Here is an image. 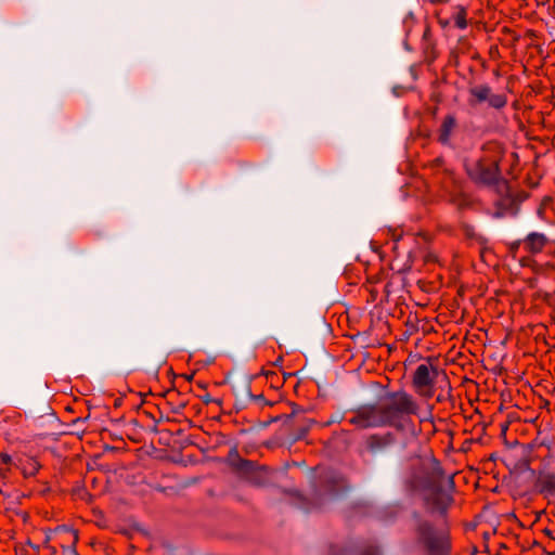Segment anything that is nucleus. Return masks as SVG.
<instances>
[{
    "label": "nucleus",
    "instance_id": "11",
    "mask_svg": "<svg viewBox=\"0 0 555 555\" xmlns=\"http://www.w3.org/2000/svg\"><path fill=\"white\" fill-rule=\"evenodd\" d=\"M456 127V119L453 115H448L443 118L440 131L439 141L443 144L449 143L451 135Z\"/></svg>",
    "mask_w": 555,
    "mask_h": 555
},
{
    "label": "nucleus",
    "instance_id": "18",
    "mask_svg": "<svg viewBox=\"0 0 555 555\" xmlns=\"http://www.w3.org/2000/svg\"><path fill=\"white\" fill-rule=\"evenodd\" d=\"M450 0H431V3H446V2H449Z\"/></svg>",
    "mask_w": 555,
    "mask_h": 555
},
{
    "label": "nucleus",
    "instance_id": "2",
    "mask_svg": "<svg viewBox=\"0 0 555 555\" xmlns=\"http://www.w3.org/2000/svg\"><path fill=\"white\" fill-rule=\"evenodd\" d=\"M387 426L403 429L410 416L418 415L416 399L405 390L388 392L380 402Z\"/></svg>",
    "mask_w": 555,
    "mask_h": 555
},
{
    "label": "nucleus",
    "instance_id": "8",
    "mask_svg": "<svg viewBox=\"0 0 555 555\" xmlns=\"http://www.w3.org/2000/svg\"><path fill=\"white\" fill-rule=\"evenodd\" d=\"M430 504H433L439 511H446L452 503V496L448 491L436 490L428 498Z\"/></svg>",
    "mask_w": 555,
    "mask_h": 555
},
{
    "label": "nucleus",
    "instance_id": "15",
    "mask_svg": "<svg viewBox=\"0 0 555 555\" xmlns=\"http://www.w3.org/2000/svg\"><path fill=\"white\" fill-rule=\"evenodd\" d=\"M433 410H434V406L429 405L427 414L420 416V421L421 422L431 421L433 420Z\"/></svg>",
    "mask_w": 555,
    "mask_h": 555
},
{
    "label": "nucleus",
    "instance_id": "16",
    "mask_svg": "<svg viewBox=\"0 0 555 555\" xmlns=\"http://www.w3.org/2000/svg\"><path fill=\"white\" fill-rule=\"evenodd\" d=\"M438 23H439V25L441 27L446 28V27L451 25L452 20L451 18L450 20H448V18H439Z\"/></svg>",
    "mask_w": 555,
    "mask_h": 555
},
{
    "label": "nucleus",
    "instance_id": "13",
    "mask_svg": "<svg viewBox=\"0 0 555 555\" xmlns=\"http://www.w3.org/2000/svg\"><path fill=\"white\" fill-rule=\"evenodd\" d=\"M551 204H552V198L551 197L546 196V197H544L541 201V203H540V205L538 207V210H537V214H538V216L541 219H545L546 218V210H547V208H550Z\"/></svg>",
    "mask_w": 555,
    "mask_h": 555
},
{
    "label": "nucleus",
    "instance_id": "10",
    "mask_svg": "<svg viewBox=\"0 0 555 555\" xmlns=\"http://www.w3.org/2000/svg\"><path fill=\"white\" fill-rule=\"evenodd\" d=\"M537 485L541 493L554 494L555 493V474L542 472L539 474Z\"/></svg>",
    "mask_w": 555,
    "mask_h": 555
},
{
    "label": "nucleus",
    "instance_id": "12",
    "mask_svg": "<svg viewBox=\"0 0 555 555\" xmlns=\"http://www.w3.org/2000/svg\"><path fill=\"white\" fill-rule=\"evenodd\" d=\"M12 462L11 455L8 453H0V477L4 478L10 470Z\"/></svg>",
    "mask_w": 555,
    "mask_h": 555
},
{
    "label": "nucleus",
    "instance_id": "17",
    "mask_svg": "<svg viewBox=\"0 0 555 555\" xmlns=\"http://www.w3.org/2000/svg\"><path fill=\"white\" fill-rule=\"evenodd\" d=\"M67 533H68V535H69V538H70V540H72V544H73V546H75V544H76V543H77V541H78V535H77V533H76L75 531H68Z\"/></svg>",
    "mask_w": 555,
    "mask_h": 555
},
{
    "label": "nucleus",
    "instance_id": "19",
    "mask_svg": "<svg viewBox=\"0 0 555 555\" xmlns=\"http://www.w3.org/2000/svg\"><path fill=\"white\" fill-rule=\"evenodd\" d=\"M437 401H438V402L442 401V397H441V396H438V397H437Z\"/></svg>",
    "mask_w": 555,
    "mask_h": 555
},
{
    "label": "nucleus",
    "instance_id": "5",
    "mask_svg": "<svg viewBox=\"0 0 555 555\" xmlns=\"http://www.w3.org/2000/svg\"><path fill=\"white\" fill-rule=\"evenodd\" d=\"M420 535L428 555L449 554L450 541L447 533H436L429 525L424 524L420 527Z\"/></svg>",
    "mask_w": 555,
    "mask_h": 555
},
{
    "label": "nucleus",
    "instance_id": "9",
    "mask_svg": "<svg viewBox=\"0 0 555 555\" xmlns=\"http://www.w3.org/2000/svg\"><path fill=\"white\" fill-rule=\"evenodd\" d=\"M467 14V7L462 4L453 5L451 20L453 22L454 27L461 30L466 29L468 26Z\"/></svg>",
    "mask_w": 555,
    "mask_h": 555
},
{
    "label": "nucleus",
    "instance_id": "6",
    "mask_svg": "<svg viewBox=\"0 0 555 555\" xmlns=\"http://www.w3.org/2000/svg\"><path fill=\"white\" fill-rule=\"evenodd\" d=\"M469 93L474 98L470 103L474 104L488 102L491 107L496 109H501L507 104V98L504 94L492 93L491 88L487 85L475 86L469 89Z\"/></svg>",
    "mask_w": 555,
    "mask_h": 555
},
{
    "label": "nucleus",
    "instance_id": "1",
    "mask_svg": "<svg viewBox=\"0 0 555 555\" xmlns=\"http://www.w3.org/2000/svg\"><path fill=\"white\" fill-rule=\"evenodd\" d=\"M503 158V150L496 142H488L478 157L468 159L465 169L468 177L478 184L492 185L501 177L499 164Z\"/></svg>",
    "mask_w": 555,
    "mask_h": 555
},
{
    "label": "nucleus",
    "instance_id": "3",
    "mask_svg": "<svg viewBox=\"0 0 555 555\" xmlns=\"http://www.w3.org/2000/svg\"><path fill=\"white\" fill-rule=\"evenodd\" d=\"M440 376L437 360L426 358L412 374V387L416 395L429 399L435 395V385Z\"/></svg>",
    "mask_w": 555,
    "mask_h": 555
},
{
    "label": "nucleus",
    "instance_id": "7",
    "mask_svg": "<svg viewBox=\"0 0 555 555\" xmlns=\"http://www.w3.org/2000/svg\"><path fill=\"white\" fill-rule=\"evenodd\" d=\"M551 243V240L543 233L530 232L522 238V249L530 254L537 255L542 253Z\"/></svg>",
    "mask_w": 555,
    "mask_h": 555
},
{
    "label": "nucleus",
    "instance_id": "4",
    "mask_svg": "<svg viewBox=\"0 0 555 555\" xmlns=\"http://www.w3.org/2000/svg\"><path fill=\"white\" fill-rule=\"evenodd\" d=\"M349 423L362 429L387 426L380 404H364L359 406L353 412Z\"/></svg>",
    "mask_w": 555,
    "mask_h": 555
},
{
    "label": "nucleus",
    "instance_id": "14",
    "mask_svg": "<svg viewBox=\"0 0 555 555\" xmlns=\"http://www.w3.org/2000/svg\"><path fill=\"white\" fill-rule=\"evenodd\" d=\"M508 251L513 258H517L519 249L522 247V240L511 242L508 245Z\"/></svg>",
    "mask_w": 555,
    "mask_h": 555
}]
</instances>
